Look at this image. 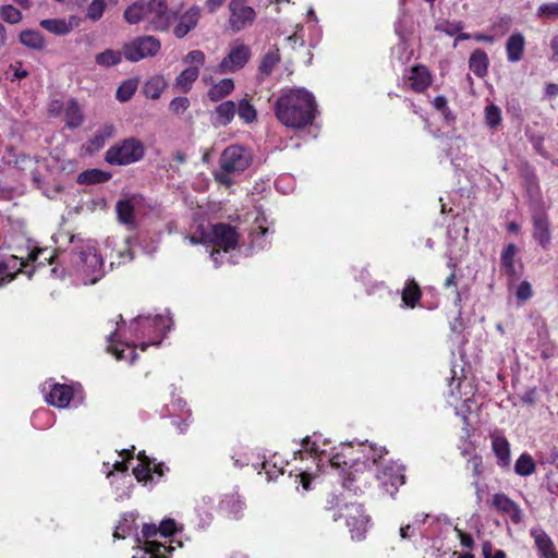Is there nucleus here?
<instances>
[{"instance_id": "ddd939ff", "label": "nucleus", "mask_w": 558, "mask_h": 558, "mask_svg": "<svg viewBox=\"0 0 558 558\" xmlns=\"http://www.w3.org/2000/svg\"><path fill=\"white\" fill-rule=\"evenodd\" d=\"M244 2L245 0H231L229 3V25L234 33L246 28L255 20V11Z\"/></svg>"}, {"instance_id": "09e8293b", "label": "nucleus", "mask_w": 558, "mask_h": 558, "mask_svg": "<svg viewBox=\"0 0 558 558\" xmlns=\"http://www.w3.org/2000/svg\"><path fill=\"white\" fill-rule=\"evenodd\" d=\"M106 10L105 0H93L87 8L86 19L96 22L101 19Z\"/></svg>"}, {"instance_id": "a18cd8bd", "label": "nucleus", "mask_w": 558, "mask_h": 558, "mask_svg": "<svg viewBox=\"0 0 558 558\" xmlns=\"http://www.w3.org/2000/svg\"><path fill=\"white\" fill-rule=\"evenodd\" d=\"M0 17L9 24H17L22 21V12L12 4H4L0 8Z\"/></svg>"}, {"instance_id": "0e129e2a", "label": "nucleus", "mask_w": 558, "mask_h": 558, "mask_svg": "<svg viewBox=\"0 0 558 558\" xmlns=\"http://www.w3.org/2000/svg\"><path fill=\"white\" fill-rule=\"evenodd\" d=\"M189 105L190 101L186 97H177L172 99V101L170 102V110L173 113L179 114L184 112L187 109Z\"/></svg>"}, {"instance_id": "bf43d9fd", "label": "nucleus", "mask_w": 558, "mask_h": 558, "mask_svg": "<svg viewBox=\"0 0 558 558\" xmlns=\"http://www.w3.org/2000/svg\"><path fill=\"white\" fill-rule=\"evenodd\" d=\"M303 26L301 24H295L293 26V33L291 35H289L286 40L288 41V44L294 49L296 48L298 46H303L304 45V38L302 35H300V32L302 31Z\"/></svg>"}, {"instance_id": "6e6d98bb", "label": "nucleus", "mask_w": 558, "mask_h": 558, "mask_svg": "<svg viewBox=\"0 0 558 558\" xmlns=\"http://www.w3.org/2000/svg\"><path fill=\"white\" fill-rule=\"evenodd\" d=\"M205 53L201 50H192L190 51L183 59V62L186 64H191L192 66H199L204 65L205 63Z\"/></svg>"}, {"instance_id": "cd10ccee", "label": "nucleus", "mask_w": 558, "mask_h": 558, "mask_svg": "<svg viewBox=\"0 0 558 558\" xmlns=\"http://www.w3.org/2000/svg\"><path fill=\"white\" fill-rule=\"evenodd\" d=\"M135 514H124L117 526L113 536L116 538H126L132 537L136 547L140 546V534L137 532V527L135 525Z\"/></svg>"}, {"instance_id": "5fc2aeb1", "label": "nucleus", "mask_w": 558, "mask_h": 558, "mask_svg": "<svg viewBox=\"0 0 558 558\" xmlns=\"http://www.w3.org/2000/svg\"><path fill=\"white\" fill-rule=\"evenodd\" d=\"M27 76V71L20 63L10 64L5 71V78L11 82L22 80Z\"/></svg>"}, {"instance_id": "412c9836", "label": "nucleus", "mask_w": 558, "mask_h": 558, "mask_svg": "<svg viewBox=\"0 0 558 558\" xmlns=\"http://www.w3.org/2000/svg\"><path fill=\"white\" fill-rule=\"evenodd\" d=\"M142 485L148 486L159 482L165 474V466L161 463L155 462L142 452Z\"/></svg>"}, {"instance_id": "0eeeda50", "label": "nucleus", "mask_w": 558, "mask_h": 558, "mask_svg": "<svg viewBox=\"0 0 558 558\" xmlns=\"http://www.w3.org/2000/svg\"><path fill=\"white\" fill-rule=\"evenodd\" d=\"M44 256V259L49 264L52 260V256L48 254L47 248H35L33 250L26 259L23 257H17L15 255H11L0 262V288L4 287L9 282H11L17 274L22 271L24 267L28 265V263H35L39 258V256Z\"/></svg>"}, {"instance_id": "7ed1b4c3", "label": "nucleus", "mask_w": 558, "mask_h": 558, "mask_svg": "<svg viewBox=\"0 0 558 558\" xmlns=\"http://www.w3.org/2000/svg\"><path fill=\"white\" fill-rule=\"evenodd\" d=\"M329 441L322 434L314 433L311 436H306L302 440V449L311 454L315 456L318 459L317 469L324 472L325 463H327L330 468H340L342 464L347 465L349 463L348 457L350 456V461H352L353 466H357L361 457H353L354 449L352 442H341L338 447H333L330 451H328L327 447Z\"/></svg>"}, {"instance_id": "de8ad7c7", "label": "nucleus", "mask_w": 558, "mask_h": 558, "mask_svg": "<svg viewBox=\"0 0 558 558\" xmlns=\"http://www.w3.org/2000/svg\"><path fill=\"white\" fill-rule=\"evenodd\" d=\"M517 247L514 244L510 243L506 246L501 254V263L508 272L514 271V257L517 255Z\"/></svg>"}, {"instance_id": "a19ab883", "label": "nucleus", "mask_w": 558, "mask_h": 558, "mask_svg": "<svg viewBox=\"0 0 558 558\" xmlns=\"http://www.w3.org/2000/svg\"><path fill=\"white\" fill-rule=\"evenodd\" d=\"M357 446L359 450L363 453L362 463L366 466H368L369 462L375 465L377 463V459L383 458L387 452L384 448H374L368 444H359Z\"/></svg>"}, {"instance_id": "6e6552de", "label": "nucleus", "mask_w": 558, "mask_h": 558, "mask_svg": "<svg viewBox=\"0 0 558 558\" xmlns=\"http://www.w3.org/2000/svg\"><path fill=\"white\" fill-rule=\"evenodd\" d=\"M251 48L240 40H235L230 45L229 52L218 64V73H234L248 62L251 58Z\"/></svg>"}, {"instance_id": "393cba45", "label": "nucleus", "mask_w": 558, "mask_h": 558, "mask_svg": "<svg viewBox=\"0 0 558 558\" xmlns=\"http://www.w3.org/2000/svg\"><path fill=\"white\" fill-rule=\"evenodd\" d=\"M136 203L135 197H132L120 199L116 205L118 220L131 229L136 226Z\"/></svg>"}, {"instance_id": "a211bd4d", "label": "nucleus", "mask_w": 558, "mask_h": 558, "mask_svg": "<svg viewBox=\"0 0 558 558\" xmlns=\"http://www.w3.org/2000/svg\"><path fill=\"white\" fill-rule=\"evenodd\" d=\"M171 325V318L168 315L147 316L144 322L142 320V328H144L146 332H156V338L147 344H158L165 332L170 330Z\"/></svg>"}, {"instance_id": "72a5a7b5", "label": "nucleus", "mask_w": 558, "mask_h": 558, "mask_svg": "<svg viewBox=\"0 0 558 558\" xmlns=\"http://www.w3.org/2000/svg\"><path fill=\"white\" fill-rule=\"evenodd\" d=\"M65 123L69 128L74 129L83 123V113L78 104L70 99L64 106Z\"/></svg>"}, {"instance_id": "c756f323", "label": "nucleus", "mask_w": 558, "mask_h": 558, "mask_svg": "<svg viewBox=\"0 0 558 558\" xmlns=\"http://www.w3.org/2000/svg\"><path fill=\"white\" fill-rule=\"evenodd\" d=\"M116 133V128L112 124H106L100 128L96 134L85 144V150L88 154H94L101 149L106 142L111 138Z\"/></svg>"}, {"instance_id": "c9c22d12", "label": "nucleus", "mask_w": 558, "mask_h": 558, "mask_svg": "<svg viewBox=\"0 0 558 558\" xmlns=\"http://www.w3.org/2000/svg\"><path fill=\"white\" fill-rule=\"evenodd\" d=\"M198 75L199 70L197 66H189L177 76L175 86L184 93L189 92Z\"/></svg>"}, {"instance_id": "2eb2a0df", "label": "nucleus", "mask_w": 558, "mask_h": 558, "mask_svg": "<svg viewBox=\"0 0 558 558\" xmlns=\"http://www.w3.org/2000/svg\"><path fill=\"white\" fill-rule=\"evenodd\" d=\"M381 488L391 497L395 496L398 488L404 484L403 468L401 465L391 464L377 475Z\"/></svg>"}, {"instance_id": "20e7f679", "label": "nucleus", "mask_w": 558, "mask_h": 558, "mask_svg": "<svg viewBox=\"0 0 558 558\" xmlns=\"http://www.w3.org/2000/svg\"><path fill=\"white\" fill-rule=\"evenodd\" d=\"M181 526L173 519H165L160 522L159 526L155 524H144L142 526V534L147 538L142 542V558H171L172 551L175 549L173 543L178 547L182 546L180 541H170L169 545L160 543L156 539H149L160 535L165 538L173 536Z\"/></svg>"}, {"instance_id": "37998d69", "label": "nucleus", "mask_w": 558, "mask_h": 558, "mask_svg": "<svg viewBox=\"0 0 558 558\" xmlns=\"http://www.w3.org/2000/svg\"><path fill=\"white\" fill-rule=\"evenodd\" d=\"M121 58L122 54L120 51L107 49L100 53H97L95 61L98 65L108 68L120 63Z\"/></svg>"}, {"instance_id": "f704fd0d", "label": "nucleus", "mask_w": 558, "mask_h": 558, "mask_svg": "<svg viewBox=\"0 0 558 558\" xmlns=\"http://www.w3.org/2000/svg\"><path fill=\"white\" fill-rule=\"evenodd\" d=\"M236 112V105L234 101L227 100L221 102L215 109L216 122L220 125L229 124Z\"/></svg>"}, {"instance_id": "69168bd1", "label": "nucleus", "mask_w": 558, "mask_h": 558, "mask_svg": "<svg viewBox=\"0 0 558 558\" xmlns=\"http://www.w3.org/2000/svg\"><path fill=\"white\" fill-rule=\"evenodd\" d=\"M454 531L463 547L472 548L474 546V541L470 534L464 533L458 527H456Z\"/></svg>"}, {"instance_id": "79ce46f5", "label": "nucleus", "mask_w": 558, "mask_h": 558, "mask_svg": "<svg viewBox=\"0 0 558 558\" xmlns=\"http://www.w3.org/2000/svg\"><path fill=\"white\" fill-rule=\"evenodd\" d=\"M421 299V290L417 283L411 279L402 290V301L409 307H414Z\"/></svg>"}, {"instance_id": "680f3d73", "label": "nucleus", "mask_w": 558, "mask_h": 558, "mask_svg": "<svg viewBox=\"0 0 558 558\" xmlns=\"http://www.w3.org/2000/svg\"><path fill=\"white\" fill-rule=\"evenodd\" d=\"M124 20L130 24H136L140 22V4L134 2L133 4L129 5L126 10L124 11Z\"/></svg>"}, {"instance_id": "052dcab7", "label": "nucleus", "mask_w": 558, "mask_h": 558, "mask_svg": "<svg viewBox=\"0 0 558 558\" xmlns=\"http://www.w3.org/2000/svg\"><path fill=\"white\" fill-rule=\"evenodd\" d=\"M124 57L130 61H138L140 60V41L134 40L129 45L123 47Z\"/></svg>"}, {"instance_id": "9d476101", "label": "nucleus", "mask_w": 558, "mask_h": 558, "mask_svg": "<svg viewBox=\"0 0 558 558\" xmlns=\"http://www.w3.org/2000/svg\"><path fill=\"white\" fill-rule=\"evenodd\" d=\"M140 144L134 138L125 140L121 144L111 146L105 159L110 165H129L138 158Z\"/></svg>"}, {"instance_id": "13d9d810", "label": "nucleus", "mask_w": 558, "mask_h": 558, "mask_svg": "<svg viewBox=\"0 0 558 558\" xmlns=\"http://www.w3.org/2000/svg\"><path fill=\"white\" fill-rule=\"evenodd\" d=\"M462 23L461 22H450V21H442L439 22L436 25V29L442 33H446L450 36L457 34L459 31L462 29Z\"/></svg>"}, {"instance_id": "e2e57ef3", "label": "nucleus", "mask_w": 558, "mask_h": 558, "mask_svg": "<svg viewBox=\"0 0 558 558\" xmlns=\"http://www.w3.org/2000/svg\"><path fill=\"white\" fill-rule=\"evenodd\" d=\"M484 558H506V554L501 549L494 548L490 542H485L482 546Z\"/></svg>"}, {"instance_id": "3c124183", "label": "nucleus", "mask_w": 558, "mask_h": 558, "mask_svg": "<svg viewBox=\"0 0 558 558\" xmlns=\"http://www.w3.org/2000/svg\"><path fill=\"white\" fill-rule=\"evenodd\" d=\"M485 122L489 128H497L501 122V111L496 105L485 108Z\"/></svg>"}, {"instance_id": "1a4fd4ad", "label": "nucleus", "mask_w": 558, "mask_h": 558, "mask_svg": "<svg viewBox=\"0 0 558 558\" xmlns=\"http://www.w3.org/2000/svg\"><path fill=\"white\" fill-rule=\"evenodd\" d=\"M340 517L345 519L352 538L362 539L369 524V517L364 513L361 505L345 506Z\"/></svg>"}, {"instance_id": "9b49d317", "label": "nucleus", "mask_w": 558, "mask_h": 558, "mask_svg": "<svg viewBox=\"0 0 558 558\" xmlns=\"http://www.w3.org/2000/svg\"><path fill=\"white\" fill-rule=\"evenodd\" d=\"M450 392L451 397H453L456 401H462L461 408H459L458 404H454V408L457 410V414H462L463 420L466 421L465 412H471L472 403H474V387L472 381L468 378H452Z\"/></svg>"}, {"instance_id": "a878e982", "label": "nucleus", "mask_w": 558, "mask_h": 558, "mask_svg": "<svg viewBox=\"0 0 558 558\" xmlns=\"http://www.w3.org/2000/svg\"><path fill=\"white\" fill-rule=\"evenodd\" d=\"M493 505L497 510L507 513L514 523L522 521L523 515L519 505L512 501L505 494H495L493 497Z\"/></svg>"}, {"instance_id": "b1692460", "label": "nucleus", "mask_w": 558, "mask_h": 558, "mask_svg": "<svg viewBox=\"0 0 558 558\" xmlns=\"http://www.w3.org/2000/svg\"><path fill=\"white\" fill-rule=\"evenodd\" d=\"M405 80L411 89L421 93L432 84V75L426 66L414 65L405 74Z\"/></svg>"}, {"instance_id": "6ab92c4d", "label": "nucleus", "mask_w": 558, "mask_h": 558, "mask_svg": "<svg viewBox=\"0 0 558 558\" xmlns=\"http://www.w3.org/2000/svg\"><path fill=\"white\" fill-rule=\"evenodd\" d=\"M201 17V8L193 5L189 8L180 17L173 27V34L177 38H183L194 29Z\"/></svg>"}, {"instance_id": "423d86ee", "label": "nucleus", "mask_w": 558, "mask_h": 558, "mask_svg": "<svg viewBox=\"0 0 558 558\" xmlns=\"http://www.w3.org/2000/svg\"><path fill=\"white\" fill-rule=\"evenodd\" d=\"M175 12L168 7L167 0H148L142 4V26L151 31H168Z\"/></svg>"}, {"instance_id": "ea45409f", "label": "nucleus", "mask_w": 558, "mask_h": 558, "mask_svg": "<svg viewBox=\"0 0 558 558\" xmlns=\"http://www.w3.org/2000/svg\"><path fill=\"white\" fill-rule=\"evenodd\" d=\"M167 83L162 75H155L146 81L144 93L147 97L156 99L158 98L163 89L166 88Z\"/></svg>"}, {"instance_id": "2f4dec72", "label": "nucleus", "mask_w": 558, "mask_h": 558, "mask_svg": "<svg viewBox=\"0 0 558 558\" xmlns=\"http://www.w3.org/2000/svg\"><path fill=\"white\" fill-rule=\"evenodd\" d=\"M20 41L27 48L43 50L47 43L43 34L38 31L26 29L21 32Z\"/></svg>"}, {"instance_id": "e433bc0d", "label": "nucleus", "mask_w": 558, "mask_h": 558, "mask_svg": "<svg viewBox=\"0 0 558 558\" xmlns=\"http://www.w3.org/2000/svg\"><path fill=\"white\" fill-rule=\"evenodd\" d=\"M111 179V173L99 170L89 169L78 174L77 183L80 184H97L107 182Z\"/></svg>"}, {"instance_id": "864d4df0", "label": "nucleus", "mask_w": 558, "mask_h": 558, "mask_svg": "<svg viewBox=\"0 0 558 558\" xmlns=\"http://www.w3.org/2000/svg\"><path fill=\"white\" fill-rule=\"evenodd\" d=\"M125 250L120 252L121 260L119 263H125L128 260H132L135 257V248L137 246V240L133 238H128L125 240Z\"/></svg>"}, {"instance_id": "39448f33", "label": "nucleus", "mask_w": 558, "mask_h": 558, "mask_svg": "<svg viewBox=\"0 0 558 558\" xmlns=\"http://www.w3.org/2000/svg\"><path fill=\"white\" fill-rule=\"evenodd\" d=\"M251 163L252 155L244 146L230 145L219 158L220 170L216 173V179L225 185H231L232 178L244 172Z\"/></svg>"}, {"instance_id": "473e14b6", "label": "nucleus", "mask_w": 558, "mask_h": 558, "mask_svg": "<svg viewBox=\"0 0 558 558\" xmlns=\"http://www.w3.org/2000/svg\"><path fill=\"white\" fill-rule=\"evenodd\" d=\"M234 89V82L232 78H222L214 84L207 95L211 101H218L226 96L230 95Z\"/></svg>"}, {"instance_id": "dca6fc26", "label": "nucleus", "mask_w": 558, "mask_h": 558, "mask_svg": "<svg viewBox=\"0 0 558 558\" xmlns=\"http://www.w3.org/2000/svg\"><path fill=\"white\" fill-rule=\"evenodd\" d=\"M118 336V330L109 336L108 351L114 355L118 361L125 362L128 365H133L137 357L136 345L134 343L117 339Z\"/></svg>"}, {"instance_id": "603ef678", "label": "nucleus", "mask_w": 558, "mask_h": 558, "mask_svg": "<svg viewBox=\"0 0 558 558\" xmlns=\"http://www.w3.org/2000/svg\"><path fill=\"white\" fill-rule=\"evenodd\" d=\"M536 15L549 20L558 19V2L543 3L537 8Z\"/></svg>"}, {"instance_id": "4be33fe9", "label": "nucleus", "mask_w": 558, "mask_h": 558, "mask_svg": "<svg viewBox=\"0 0 558 558\" xmlns=\"http://www.w3.org/2000/svg\"><path fill=\"white\" fill-rule=\"evenodd\" d=\"M533 238L543 247L548 248L551 241L550 223L545 214H535L532 218Z\"/></svg>"}, {"instance_id": "58836bf2", "label": "nucleus", "mask_w": 558, "mask_h": 558, "mask_svg": "<svg viewBox=\"0 0 558 558\" xmlns=\"http://www.w3.org/2000/svg\"><path fill=\"white\" fill-rule=\"evenodd\" d=\"M536 470V463L531 454L524 452L515 461L514 472L520 476H530Z\"/></svg>"}, {"instance_id": "f3484780", "label": "nucleus", "mask_w": 558, "mask_h": 558, "mask_svg": "<svg viewBox=\"0 0 558 558\" xmlns=\"http://www.w3.org/2000/svg\"><path fill=\"white\" fill-rule=\"evenodd\" d=\"M132 459L129 450H123L116 453V459L105 461L102 464V472L107 474L109 478L116 477H130L128 474V461Z\"/></svg>"}, {"instance_id": "5701e85b", "label": "nucleus", "mask_w": 558, "mask_h": 558, "mask_svg": "<svg viewBox=\"0 0 558 558\" xmlns=\"http://www.w3.org/2000/svg\"><path fill=\"white\" fill-rule=\"evenodd\" d=\"M535 547L541 558H558V551L550 536L539 527L531 530Z\"/></svg>"}, {"instance_id": "4c0bfd02", "label": "nucleus", "mask_w": 558, "mask_h": 558, "mask_svg": "<svg viewBox=\"0 0 558 558\" xmlns=\"http://www.w3.org/2000/svg\"><path fill=\"white\" fill-rule=\"evenodd\" d=\"M280 54L277 47L269 49L263 57L259 65V74L262 76H268L274 68L279 63Z\"/></svg>"}, {"instance_id": "4468645a", "label": "nucleus", "mask_w": 558, "mask_h": 558, "mask_svg": "<svg viewBox=\"0 0 558 558\" xmlns=\"http://www.w3.org/2000/svg\"><path fill=\"white\" fill-rule=\"evenodd\" d=\"M45 400L57 408H66L73 398V388L68 385L57 384L47 380L41 388Z\"/></svg>"}, {"instance_id": "c03bdc74", "label": "nucleus", "mask_w": 558, "mask_h": 558, "mask_svg": "<svg viewBox=\"0 0 558 558\" xmlns=\"http://www.w3.org/2000/svg\"><path fill=\"white\" fill-rule=\"evenodd\" d=\"M236 112L241 120L245 123H252L256 120L257 113L255 108L251 105L247 99H241L236 105Z\"/></svg>"}, {"instance_id": "f03ea898", "label": "nucleus", "mask_w": 558, "mask_h": 558, "mask_svg": "<svg viewBox=\"0 0 558 558\" xmlns=\"http://www.w3.org/2000/svg\"><path fill=\"white\" fill-rule=\"evenodd\" d=\"M104 274V259L98 254L95 242L86 240L75 243L69 270V275L75 282L85 286L94 284L102 278Z\"/></svg>"}, {"instance_id": "774afa93", "label": "nucleus", "mask_w": 558, "mask_h": 558, "mask_svg": "<svg viewBox=\"0 0 558 558\" xmlns=\"http://www.w3.org/2000/svg\"><path fill=\"white\" fill-rule=\"evenodd\" d=\"M545 95L548 98H555L558 95V85L555 83H548L545 86Z\"/></svg>"}, {"instance_id": "f8f14e48", "label": "nucleus", "mask_w": 558, "mask_h": 558, "mask_svg": "<svg viewBox=\"0 0 558 558\" xmlns=\"http://www.w3.org/2000/svg\"><path fill=\"white\" fill-rule=\"evenodd\" d=\"M238 240L239 236L234 228L218 223L213 227L209 234L202 238L201 242H210L215 246L222 248L223 253H227L235 248Z\"/></svg>"}, {"instance_id": "c85d7f7f", "label": "nucleus", "mask_w": 558, "mask_h": 558, "mask_svg": "<svg viewBox=\"0 0 558 558\" xmlns=\"http://www.w3.org/2000/svg\"><path fill=\"white\" fill-rule=\"evenodd\" d=\"M525 38L523 34L517 32L509 36L506 43L507 60L509 62H519L524 54Z\"/></svg>"}, {"instance_id": "7c9ffc66", "label": "nucleus", "mask_w": 558, "mask_h": 558, "mask_svg": "<svg viewBox=\"0 0 558 558\" xmlns=\"http://www.w3.org/2000/svg\"><path fill=\"white\" fill-rule=\"evenodd\" d=\"M489 60L485 51L476 49L469 59L470 70L477 76L484 77L488 71Z\"/></svg>"}, {"instance_id": "bb28decb", "label": "nucleus", "mask_w": 558, "mask_h": 558, "mask_svg": "<svg viewBox=\"0 0 558 558\" xmlns=\"http://www.w3.org/2000/svg\"><path fill=\"white\" fill-rule=\"evenodd\" d=\"M492 448L498 460V464L502 468L508 466L511 460L510 444L500 433L492 434Z\"/></svg>"}, {"instance_id": "49530a36", "label": "nucleus", "mask_w": 558, "mask_h": 558, "mask_svg": "<svg viewBox=\"0 0 558 558\" xmlns=\"http://www.w3.org/2000/svg\"><path fill=\"white\" fill-rule=\"evenodd\" d=\"M160 41L153 36L142 37V58L153 57L159 52Z\"/></svg>"}, {"instance_id": "8fccbe9b", "label": "nucleus", "mask_w": 558, "mask_h": 558, "mask_svg": "<svg viewBox=\"0 0 558 558\" xmlns=\"http://www.w3.org/2000/svg\"><path fill=\"white\" fill-rule=\"evenodd\" d=\"M137 88L136 80H129L124 82L117 90V99L120 101L129 100Z\"/></svg>"}, {"instance_id": "4d7b16f0", "label": "nucleus", "mask_w": 558, "mask_h": 558, "mask_svg": "<svg viewBox=\"0 0 558 558\" xmlns=\"http://www.w3.org/2000/svg\"><path fill=\"white\" fill-rule=\"evenodd\" d=\"M533 295L532 286L529 281H522L515 289V296L520 302L530 300Z\"/></svg>"}, {"instance_id": "aec40b11", "label": "nucleus", "mask_w": 558, "mask_h": 558, "mask_svg": "<svg viewBox=\"0 0 558 558\" xmlns=\"http://www.w3.org/2000/svg\"><path fill=\"white\" fill-rule=\"evenodd\" d=\"M80 24V20L72 15L68 19H47V20H41L39 25L57 35V36H64V35H68L69 33H71L75 27H77Z\"/></svg>"}, {"instance_id": "338daca9", "label": "nucleus", "mask_w": 558, "mask_h": 558, "mask_svg": "<svg viewBox=\"0 0 558 558\" xmlns=\"http://www.w3.org/2000/svg\"><path fill=\"white\" fill-rule=\"evenodd\" d=\"M64 106L65 104L59 101V100H53L50 105H49V112L51 114H59L62 110L64 111Z\"/></svg>"}, {"instance_id": "f257e3e1", "label": "nucleus", "mask_w": 558, "mask_h": 558, "mask_svg": "<svg viewBox=\"0 0 558 558\" xmlns=\"http://www.w3.org/2000/svg\"><path fill=\"white\" fill-rule=\"evenodd\" d=\"M315 101L303 88L283 92L276 102V116L288 128L301 129L314 120Z\"/></svg>"}]
</instances>
